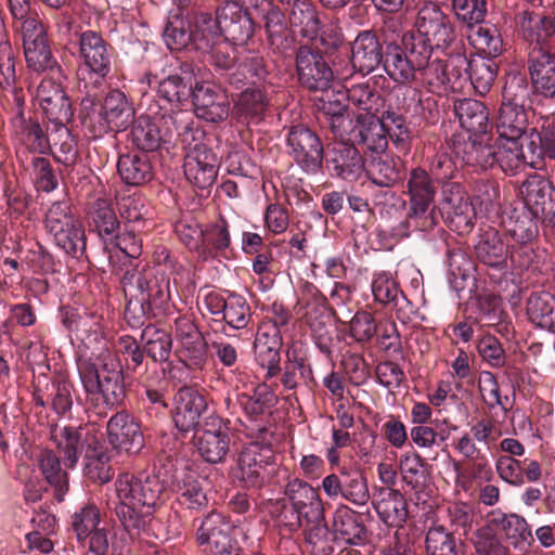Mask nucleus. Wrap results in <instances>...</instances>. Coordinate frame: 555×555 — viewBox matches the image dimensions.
Masks as SVG:
<instances>
[{"label":"nucleus","instance_id":"20","mask_svg":"<svg viewBox=\"0 0 555 555\" xmlns=\"http://www.w3.org/2000/svg\"><path fill=\"white\" fill-rule=\"evenodd\" d=\"M438 186L434 177L423 167H414L406 173L403 194L408 197V206L413 208L414 214L425 212L440 218L441 210L435 206Z\"/></svg>","mask_w":555,"mask_h":555},{"label":"nucleus","instance_id":"18","mask_svg":"<svg viewBox=\"0 0 555 555\" xmlns=\"http://www.w3.org/2000/svg\"><path fill=\"white\" fill-rule=\"evenodd\" d=\"M415 26L435 50L446 51L456 39L455 26L451 17L433 2L423 5L416 17Z\"/></svg>","mask_w":555,"mask_h":555},{"label":"nucleus","instance_id":"41","mask_svg":"<svg viewBox=\"0 0 555 555\" xmlns=\"http://www.w3.org/2000/svg\"><path fill=\"white\" fill-rule=\"evenodd\" d=\"M289 7L288 21L293 28L309 39H313L319 34L321 21L317 7L311 0H288L281 1Z\"/></svg>","mask_w":555,"mask_h":555},{"label":"nucleus","instance_id":"51","mask_svg":"<svg viewBox=\"0 0 555 555\" xmlns=\"http://www.w3.org/2000/svg\"><path fill=\"white\" fill-rule=\"evenodd\" d=\"M278 401L274 391L266 383L258 384L253 395L241 392L236 396V402L251 421L260 420Z\"/></svg>","mask_w":555,"mask_h":555},{"label":"nucleus","instance_id":"32","mask_svg":"<svg viewBox=\"0 0 555 555\" xmlns=\"http://www.w3.org/2000/svg\"><path fill=\"white\" fill-rule=\"evenodd\" d=\"M496 144L490 143L485 135L468 137L467 140L454 144V153L470 167L488 170L495 168Z\"/></svg>","mask_w":555,"mask_h":555},{"label":"nucleus","instance_id":"44","mask_svg":"<svg viewBox=\"0 0 555 555\" xmlns=\"http://www.w3.org/2000/svg\"><path fill=\"white\" fill-rule=\"evenodd\" d=\"M38 466L46 481L53 488L57 502L64 501L69 490L68 473L61 467L60 457L51 449H42L38 456Z\"/></svg>","mask_w":555,"mask_h":555},{"label":"nucleus","instance_id":"50","mask_svg":"<svg viewBox=\"0 0 555 555\" xmlns=\"http://www.w3.org/2000/svg\"><path fill=\"white\" fill-rule=\"evenodd\" d=\"M180 505L189 509L199 511L208 505L203 481L194 473H182L176 477L173 483Z\"/></svg>","mask_w":555,"mask_h":555},{"label":"nucleus","instance_id":"34","mask_svg":"<svg viewBox=\"0 0 555 555\" xmlns=\"http://www.w3.org/2000/svg\"><path fill=\"white\" fill-rule=\"evenodd\" d=\"M373 506L380 520L389 527H402L408 518V503L396 489L382 487L374 495Z\"/></svg>","mask_w":555,"mask_h":555},{"label":"nucleus","instance_id":"10","mask_svg":"<svg viewBox=\"0 0 555 555\" xmlns=\"http://www.w3.org/2000/svg\"><path fill=\"white\" fill-rule=\"evenodd\" d=\"M229 422L216 414L202 420V425L193 434V444L198 455L209 464L224 463L230 453L231 435Z\"/></svg>","mask_w":555,"mask_h":555},{"label":"nucleus","instance_id":"2","mask_svg":"<svg viewBox=\"0 0 555 555\" xmlns=\"http://www.w3.org/2000/svg\"><path fill=\"white\" fill-rule=\"evenodd\" d=\"M516 23L528 43L527 69L535 104L555 103V20L524 10L517 14Z\"/></svg>","mask_w":555,"mask_h":555},{"label":"nucleus","instance_id":"21","mask_svg":"<svg viewBox=\"0 0 555 555\" xmlns=\"http://www.w3.org/2000/svg\"><path fill=\"white\" fill-rule=\"evenodd\" d=\"M192 103L197 118L208 122L224 121L230 114V100L227 89L209 81L195 82Z\"/></svg>","mask_w":555,"mask_h":555},{"label":"nucleus","instance_id":"27","mask_svg":"<svg viewBox=\"0 0 555 555\" xmlns=\"http://www.w3.org/2000/svg\"><path fill=\"white\" fill-rule=\"evenodd\" d=\"M486 521H488L496 532H502L505 540L515 548L521 550L534 543L530 525L518 514H505L501 511H492L487 515Z\"/></svg>","mask_w":555,"mask_h":555},{"label":"nucleus","instance_id":"48","mask_svg":"<svg viewBox=\"0 0 555 555\" xmlns=\"http://www.w3.org/2000/svg\"><path fill=\"white\" fill-rule=\"evenodd\" d=\"M141 82H146L150 88L155 86L158 98L175 106L188 101L194 89L176 75H168L166 78L158 80L156 75L146 73Z\"/></svg>","mask_w":555,"mask_h":555},{"label":"nucleus","instance_id":"17","mask_svg":"<svg viewBox=\"0 0 555 555\" xmlns=\"http://www.w3.org/2000/svg\"><path fill=\"white\" fill-rule=\"evenodd\" d=\"M295 65L298 82L309 91H326L334 73L320 50L301 44L296 51Z\"/></svg>","mask_w":555,"mask_h":555},{"label":"nucleus","instance_id":"5","mask_svg":"<svg viewBox=\"0 0 555 555\" xmlns=\"http://www.w3.org/2000/svg\"><path fill=\"white\" fill-rule=\"evenodd\" d=\"M78 89L80 92L100 91L112 73L113 47L94 30L78 34Z\"/></svg>","mask_w":555,"mask_h":555},{"label":"nucleus","instance_id":"46","mask_svg":"<svg viewBox=\"0 0 555 555\" xmlns=\"http://www.w3.org/2000/svg\"><path fill=\"white\" fill-rule=\"evenodd\" d=\"M16 135L31 153L49 154L52 151V126L48 125L44 131L37 119H20L12 125Z\"/></svg>","mask_w":555,"mask_h":555},{"label":"nucleus","instance_id":"31","mask_svg":"<svg viewBox=\"0 0 555 555\" xmlns=\"http://www.w3.org/2000/svg\"><path fill=\"white\" fill-rule=\"evenodd\" d=\"M333 533L336 539L353 545H365L370 535L363 514L347 505H340L334 512Z\"/></svg>","mask_w":555,"mask_h":555},{"label":"nucleus","instance_id":"53","mask_svg":"<svg viewBox=\"0 0 555 555\" xmlns=\"http://www.w3.org/2000/svg\"><path fill=\"white\" fill-rule=\"evenodd\" d=\"M527 314L532 323L555 333V296L551 293H532L527 300Z\"/></svg>","mask_w":555,"mask_h":555},{"label":"nucleus","instance_id":"35","mask_svg":"<svg viewBox=\"0 0 555 555\" xmlns=\"http://www.w3.org/2000/svg\"><path fill=\"white\" fill-rule=\"evenodd\" d=\"M454 114L470 137L486 135L491 128L488 107L475 99H461L454 103Z\"/></svg>","mask_w":555,"mask_h":555},{"label":"nucleus","instance_id":"59","mask_svg":"<svg viewBox=\"0 0 555 555\" xmlns=\"http://www.w3.org/2000/svg\"><path fill=\"white\" fill-rule=\"evenodd\" d=\"M264 465L254 453L243 452L237 459L234 477L247 489H260L264 483Z\"/></svg>","mask_w":555,"mask_h":555},{"label":"nucleus","instance_id":"28","mask_svg":"<svg viewBox=\"0 0 555 555\" xmlns=\"http://www.w3.org/2000/svg\"><path fill=\"white\" fill-rule=\"evenodd\" d=\"M270 108V99L264 90L258 87H247L233 99V113L237 121L248 125H259Z\"/></svg>","mask_w":555,"mask_h":555},{"label":"nucleus","instance_id":"55","mask_svg":"<svg viewBox=\"0 0 555 555\" xmlns=\"http://www.w3.org/2000/svg\"><path fill=\"white\" fill-rule=\"evenodd\" d=\"M522 141L507 142L499 140L495 152V168L507 176H516L529 165L522 150Z\"/></svg>","mask_w":555,"mask_h":555},{"label":"nucleus","instance_id":"64","mask_svg":"<svg viewBox=\"0 0 555 555\" xmlns=\"http://www.w3.org/2000/svg\"><path fill=\"white\" fill-rule=\"evenodd\" d=\"M476 30L469 35L472 43L486 54V59L494 60L504 50L500 31L493 25H476Z\"/></svg>","mask_w":555,"mask_h":555},{"label":"nucleus","instance_id":"12","mask_svg":"<svg viewBox=\"0 0 555 555\" xmlns=\"http://www.w3.org/2000/svg\"><path fill=\"white\" fill-rule=\"evenodd\" d=\"M479 266L487 269L493 283L501 281L508 271L509 248L499 231L492 227L480 228L474 243Z\"/></svg>","mask_w":555,"mask_h":555},{"label":"nucleus","instance_id":"13","mask_svg":"<svg viewBox=\"0 0 555 555\" xmlns=\"http://www.w3.org/2000/svg\"><path fill=\"white\" fill-rule=\"evenodd\" d=\"M520 195L528 212L544 227H555V185L546 177L530 175L520 185Z\"/></svg>","mask_w":555,"mask_h":555},{"label":"nucleus","instance_id":"42","mask_svg":"<svg viewBox=\"0 0 555 555\" xmlns=\"http://www.w3.org/2000/svg\"><path fill=\"white\" fill-rule=\"evenodd\" d=\"M129 135L132 144L144 154L158 151L168 141L167 134L162 133L157 122L147 115L134 119Z\"/></svg>","mask_w":555,"mask_h":555},{"label":"nucleus","instance_id":"22","mask_svg":"<svg viewBox=\"0 0 555 555\" xmlns=\"http://www.w3.org/2000/svg\"><path fill=\"white\" fill-rule=\"evenodd\" d=\"M444 204L441 214L446 215L444 221L448 228L460 235L472 232L475 225L476 212L467 196H464L463 188L457 182L447 183L443 186Z\"/></svg>","mask_w":555,"mask_h":555},{"label":"nucleus","instance_id":"40","mask_svg":"<svg viewBox=\"0 0 555 555\" xmlns=\"http://www.w3.org/2000/svg\"><path fill=\"white\" fill-rule=\"evenodd\" d=\"M117 171L122 182L140 186L154 177L153 166L147 154L128 153L119 156Z\"/></svg>","mask_w":555,"mask_h":555},{"label":"nucleus","instance_id":"37","mask_svg":"<svg viewBox=\"0 0 555 555\" xmlns=\"http://www.w3.org/2000/svg\"><path fill=\"white\" fill-rule=\"evenodd\" d=\"M364 171L369 180L379 188H392L403 180L400 158L385 153L373 155L365 164Z\"/></svg>","mask_w":555,"mask_h":555},{"label":"nucleus","instance_id":"30","mask_svg":"<svg viewBox=\"0 0 555 555\" xmlns=\"http://www.w3.org/2000/svg\"><path fill=\"white\" fill-rule=\"evenodd\" d=\"M196 522L198 526L195 540L206 553L232 537L233 526L228 516L220 512L211 511L204 517L194 519V525Z\"/></svg>","mask_w":555,"mask_h":555},{"label":"nucleus","instance_id":"16","mask_svg":"<svg viewBox=\"0 0 555 555\" xmlns=\"http://www.w3.org/2000/svg\"><path fill=\"white\" fill-rule=\"evenodd\" d=\"M106 439L112 450L128 455L140 454L145 446L140 421L126 410L117 411L109 417Z\"/></svg>","mask_w":555,"mask_h":555},{"label":"nucleus","instance_id":"52","mask_svg":"<svg viewBox=\"0 0 555 555\" xmlns=\"http://www.w3.org/2000/svg\"><path fill=\"white\" fill-rule=\"evenodd\" d=\"M379 120L388 142L390 141L398 152L409 153L412 146V131L406 118L397 112L385 111Z\"/></svg>","mask_w":555,"mask_h":555},{"label":"nucleus","instance_id":"4","mask_svg":"<svg viewBox=\"0 0 555 555\" xmlns=\"http://www.w3.org/2000/svg\"><path fill=\"white\" fill-rule=\"evenodd\" d=\"M79 118L92 138H102L108 132H121L135 119L132 102L118 89L111 90L103 101L99 91L83 92Z\"/></svg>","mask_w":555,"mask_h":555},{"label":"nucleus","instance_id":"38","mask_svg":"<svg viewBox=\"0 0 555 555\" xmlns=\"http://www.w3.org/2000/svg\"><path fill=\"white\" fill-rule=\"evenodd\" d=\"M112 456L107 446L101 440L92 449H89L82 460L83 476L96 485H105L114 477L111 465Z\"/></svg>","mask_w":555,"mask_h":555},{"label":"nucleus","instance_id":"14","mask_svg":"<svg viewBox=\"0 0 555 555\" xmlns=\"http://www.w3.org/2000/svg\"><path fill=\"white\" fill-rule=\"evenodd\" d=\"M208 411V402L203 392L192 386L180 387L173 396L170 416L181 438L196 431Z\"/></svg>","mask_w":555,"mask_h":555},{"label":"nucleus","instance_id":"24","mask_svg":"<svg viewBox=\"0 0 555 555\" xmlns=\"http://www.w3.org/2000/svg\"><path fill=\"white\" fill-rule=\"evenodd\" d=\"M325 163L332 177L345 181H357L365 168L364 159L354 144L337 142L327 152Z\"/></svg>","mask_w":555,"mask_h":555},{"label":"nucleus","instance_id":"23","mask_svg":"<svg viewBox=\"0 0 555 555\" xmlns=\"http://www.w3.org/2000/svg\"><path fill=\"white\" fill-rule=\"evenodd\" d=\"M321 92L322 95L315 103L318 124L322 129L330 130L335 138L343 137L348 132L351 122L349 108L344 102L345 92H336L330 88Z\"/></svg>","mask_w":555,"mask_h":555},{"label":"nucleus","instance_id":"57","mask_svg":"<svg viewBox=\"0 0 555 555\" xmlns=\"http://www.w3.org/2000/svg\"><path fill=\"white\" fill-rule=\"evenodd\" d=\"M139 293L138 298L144 300L154 311L163 310L170 299L169 280L165 274L156 275L150 271L143 279Z\"/></svg>","mask_w":555,"mask_h":555},{"label":"nucleus","instance_id":"1","mask_svg":"<svg viewBox=\"0 0 555 555\" xmlns=\"http://www.w3.org/2000/svg\"><path fill=\"white\" fill-rule=\"evenodd\" d=\"M116 352L124 357L125 366L120 358L107 348L77 362L89 406L101 417L124 405L127 397L125 369L135 373L146 357L144 345L130 335L117 338Z\"/></svg>","mask_w":555,"mask_h":555},{"label":"nucleus","instance_id":"54","mask_svg":"<svg viewBox=\"0 0 555 555\" xmlns=\"http://www.w3.org/2000/svg\"><path fill=\"white\" fill-rule=\"evenodd\" d=\"M201 248V258L207 260L218 256H223L230 247L231 236L228 221L220 217L217 221L209 223L204 229V235Z\"/></svg>","mask_w":555,"mask_h":555},{"label":"nucleus","instance_id":"19","mask_svg":"<svg viewBox=\"0 0 555 555\" xmlns=\"http://www.w3.org/2000/svg\"><path fill=\"white\" fill-rule=\"evenodd\" d=\"M23 28L27 66L35 72H49L62 76L63 69L51 52L43 25L30 18L24 22Z\"/></svg>","mask_w":555,"mask_h":555},{"label":"nucleus","instance_id":"26","mask_svg":"<svg viewBox=\"0 0 555 555\" xmlns=\"http://www.w3.org/2000/svg\"><path fill=\"white\" fill-rule=\"evenodd\" d=\"M100 440L83 426H65L61 429L56 443L62 454L64 465L73 469L80 456H85L89 449L98 444Z\"/></svg>","mask_w":555,"mask_h":555},{"label":"nucleus","instance_id":"60","mask_svg":"<svg viewBox=\"0 0 555 555\" xmlns=\"http://www.w3.org/2000/svg\"><path fill=\"white\" fill-rule=\"evenodd\" d=\"M51 143L54 151L50 153L54 159L65 167H74L79 155L77 142L67 126L52 128Z\"/></svg>","mask_w":555,"mask_h":555},{"label":"nucleus","instance_id":"39","mask_svg":"<svg viewBox=\"0 0 555 555\" xmlns=\"http://www.w3.org/2000/svg\"><path fill=\"white\" fill-rule=\"evenodd\" d=\"M281 384L285 390H296L300 386L313 389L318 383L313 370L307 358L298 356L296 351L287 353V360L281 372Z\"/></svg>","mask_w":555,"mask_h":555},{"label":"nucleus","instance_id":"6","mask_svg":"<svg viewBox=\"0 0 555 555\" xmlns=\"http://www.w3.org/2000/svg\"><path fill=\"white\" fill-rule=\"evenodd\" d=\"M214 28L211 12L192 9L185 14L171 13L165 24L163 37L171 51L207 50Z\"/></svg>","mask_w":555,"mask_h":555},{"label":"nucleus","instance_id":"56","mask_svg":"<svg viewBox=\"0 0 555 555\" xmlns=\"http://www.w3.org/2000/svg\"><path fill=\"white\" fill-rule=\"evenodd\" d=\"M119 220L109 206L99 203L91 214V227L103 242L104 253L111 254V244L119 233Z\"/></svg>","mask_w":555,"mask_h":555},{"label":"nucleus","instance_id":"47","mask_svg":"<svg viewBox=\"0 0 555 555\" xmlns=\"http://www.w3.org/2000/svg\"><path fill=\"white\" fill-rule=\"evenodd\" d=\"M399 468L403 482L414 492L425 490L429 482L430 465L416 451H408L400 455Z\"/></svg>","mask_w":555,"mask_h":555},{"label":"nucleus","instance_id":"49","mask_svg":"<svg viewBox=\"0 0 555 555\" xmlns=\"http://www.w3.org/2000/svg\"><path fill=\"white\" fill-rule=\"evenodd\" d=\"M383 67L397 83L405 85L416 79L418 69L414 66L398 43H388L385 50Z\"/></svg>","mask_w":555,"mask_h":555},{"label":"nucleus","instance_id":"33","mask_svg":"<svg viewBox=\"0 0 555 555\" xmlns=\"http://www.w3.org/2000/svg\"><path fill=\"white\" fill-rule=\"evenodd\" d=\"M379 118L375 114H358L350 130L352 140L375 155L385 153L388 147L387 135Z\"/></svg>","mask_w":555,"mask_h":555},{"label":"nucleus","instance_id":"63","mask_svg":"<svg viewBox=\"0 0 555 555\" xmlns=\"http://www.w3.org/2000/svg\"><path fill=\"white\" fill-rule=\"evenodd\" d=\"M469 65L468 79L475 91L480 95L487 94L498 76L496 62L490 59H478L472 60Z\"/></svg>","mask_w":555,"mask_h":555},{"label":"nucleus","instance_id":"45","mask_svg":"<svg viewBox=\"0 0 555 555\" xmlns=\"http://www.w3.org/2000/svg\"><path fill=\"white\" fill-rule=\"evenodd\" d=\"M141 343L144 345L146 357L155 363H167V370L171 373L172 362L169 361L172 350L171 334L166 330L149 324L141 333Z\"/></svg>","mask_w":555,"mask_h":555},{"label":"nucleus","instance_id":"25","mask_svg":"<svg viewBox=\"0 0 555 555\" xmlns=\"http://www.w3.org/2000/svg\"><path fill=\"white\" fill-rule=\"evenodd\" d=\"M385 51L373 30H362L351 43L350 63L362 75H369L383 64Z\"/></svg>","mask_w":555,"mask_h":555},{"label":"nucleus","instance_id":"8","mask_svg":"<svg viewBox=\"0 0 555 555\" xmlns=\"http://www.w3.org/2000/svg\"><path fill=\"white\" fill-rule=\"evenodd\" d=\"M44 225L57 248L73 259H88L82 222L74 216L67 202H54L46 212Z\"/></svg>","mask_w":555,"mask_h":555},{"label":"nucleus","instance_id":"9","mask_svg":"<svg viewBox=\"0 0 555 555\" xmlns=\"http://www.w3.org/2000/svg\"><path fill=\"white\" fill-rule=\"evenodd\" d=\"M245 3L243 8L236 1H225L217 9L216 16H212L215 28L211 29L210 46L215 40H222L221 37L233 44H244L253 37L256 26L248 1Z\"/></svg>","mask_w":555,"mask_h":555},{"label":"nucleus","instance_id":"61","mask_svg":"<svg viewBox=\"0 0 555 555\" xmlns=\"http://www.w3.org/2000/svg\"><path fill=\"white\" fill-rule=\"evenodd\" d=\"M233 330H244L253 322V313L246 298L234 292L228 295V305L220 319Z\"/></svg>","mask_w":555,"mask_h":555},{"label":"nucleus","instance_id":"3","mask_svg":"<svg viewBox=\"0 0 555 555\" xmlns=\"http://www.w3.org/2000/svg\"><path fill=\"white\" fill-rule=\"evenodd\" d=\"M117 502L114 512L131 535L146 531L154 513L165 501L166 486L154 473H120L115 480Z\"/></svg>","mask_w":555,"mask_h":555},{"label":"nucleus","instance_id":"62","mask_svg":"<svg viewBox=\"0 0 555 555\" xmlns=\"http://www.w3.org/2000/svg\"><path fill=\"white\" fill-rule=\"evenodd\" d=\"M176 356L190 371H202L208 362V346L203 337L178 345Z\"/></svg>","mask_w":555,"mask_h":555},{"label":"nucleus","instance_id":"15","mask_svg":"<svg viewBox=\"0 0 555 555\" xmlns=\"http://www.w3.org/2000/svg\"><path fill=\"white\" fill-rule=\"evenodd\" d=\"M286 145L289 155L305 172L315 175L322 168L323 144L309 127L302 124L292 126L286 134Z\"/></svg>","mask_w":555,"mask_h":555},{"label":"nucleus","instance_id":"29","mask_svg":"<svg viewBox=\"0 0 555 555\" xmlns=\"http://www.w3.org/2000/svg\"><path fill=\"white\" fill-rule=\"evenodd\" d=\"M255 26H263L271 44L284 37L287 42V23L284 12L272 0H247Z\"/></svg>","mask_w":555,"mask_h":555},{"label":"nucleus","instance_id":"43","mask_svg":"<svg viewBox=\"0 0 555 555\" xmlns=\"http://www.w3.org/2000/svg\"><path fill=\"white\" fill-rule=\"evenodd\" d=\"M449 283L455 292L463 291L469 279L475 281L474 272L477 270L475 261L468 255L467 248L455 245L448 248Z\"/></svg>","mask_w":555,"mask_h":555},{"label":"nucleus","instance_id":"58","mask_svg":"<svg viewBox=\"0 0 555 555\" xmlns=\"http://www.w3.org/2000/svg\"><path fill=\"white\" fill-rule=\"evenodd\" d=\"M532 95V85H529L527 77L520 73H509L506 76L502 90L503 105L530 107L535 103Z\"/></svg>","mask_w":555,"mask_h":555},{"label":"nucleus","instance_id":"11","mask_svg":"<svg viewBox=\"0 0 555 555\" xmlns=\"http://www.w3.org/2000/svg\"><path fill=\"white\" fill-rule=\"evenodd\" d=\"M284 494L292 507L293 519L285 522L289 532L300 529L305 521L315 520L325 515L319 491L304 479L288 480L284 488Z\"/></svg>","mask_w":555,"mask_h":555},{"label":"nucleus","instance_id":"7","mask_svg":"<svg viewBox=\"0 0 555 555\" xmlns=\"http://www.w3.org/2000/svg\"><path fill=\"white\" fill-rule=\"evenodd\" d=\"M184 150L183 171L186 180L199 190L214 185L219 169V159L206 143V134L197 126H186L180 133Z\"/></svg>","mask_w":555,"mask_h":555},{"label":"nucleus","instance_id":"36","mask_svg":"<svg viewBox=\"0 0 555 555\" xmlns=\"http://www.w3.org/2000/svg\"><path fill=\"white\" fill-rule=\"evenodd\" d=\"M495 128L498 140L516 142L524 140L528 129V112L526 107L500 105Z\"/></svg>","mask_w":555,"mask_h":555}]
</instances>
